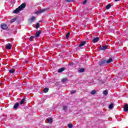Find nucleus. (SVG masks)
Wrapping results in <instances>:
<instances>
[{
	"instance_id": "obj_1",
	"label": "nucleus",
	"mask_w": 128,
	"mask_h": 128,
	"mask_svg": "<svg viewBox=\"0 0 128 128\" xmlns=\"http://www.w3.org/2000/svg\"><path fill=\"white\" fill-rule=\"evenodd\" d=\"M26 6V3H22L20 6H19L18 8H16L15 10L13 11L14 14H20V10H22Z\"/></svg>"
},
{
	"instance_id": "obj_2",
	"label": "nucleus",
	"mask_w": 128,
	"mask_h": 128,
	"mask_svg": "<svg viewBox=\"0 0 128 128\" xmlns=\"http://www.w3.org/2000/svg\"><path fill=\"white\" fill-rule=\"evenodd\" d=\"M0 28L3 30H8V26L5 24H2L0 25Z\"/></svg>"
},
{
	"instance_id": "obj_3",
	"label": "nucleus",
	"mask_w": 128,
	"mask_h": 128,
	"mask_svg": "<svg viewBox=\"0 0 128 128\" xmlns=\"http://www.w3.org/2000/svg\"><path fill=\"white\" fill-rule=\"evenodd\" d=\"M40 34H42V30L37 31L34 36L35 38H38V36H40Z\"/></svg>"
},
{
	"instance_id": "obj_4",
	"label": "nucleus",
	"mask_w": 128,
	"mask_h": 128,
	"mask_svg": "<svg viewBox=\"0 0 128 128\" xmlns=\"http://www.w3.org/2000/svg\"><path fill=\"white\" fill-rule=\"evenodd\" d=\"M46 12V9H42L36 11L35 14H42V12Z\"/></svg>"
},
{
	"instance_id": "obj_5",
	"label": "nucleus",
	"mask_w": 128,
	"mask_h": 128,
	"mask_svg": "<svg viewBox=\"0 0 128 128\" xmlns=\"http://www.w3.org/2000/svg\"><path fill=\"white\" fill-rule=\"evenodd\" d=\"M12 44L10 43H8L6 45L5 48H6V50H10V48H12Z\"/></svg>"
},
{
	"instance_id": "obj_6",
	"label": "nucleus",
	"mask_w": 128,
	"mask_h": 128,
	"mask_svg": "<svg viewBox=\"0 0 128 128\" xmlns=\"http://www.w3.org/2000/svg\"><path fill=\"white\" fill-rule=\"evenodd\" d=\"M98 40H100V38L96 37L92 40V42H94V44H96V42H98Z\"/></svg>"
},
{
	"instance_id": "obj_7",
	"label": "nucleus",
	"mask_w": 128,
	"mask_h": 128,
	"mask_svg": "<svg viewBox=\"0 0 128 128\" xmlns=\"http://www.w3.org/2000/svg\"><path fill=\"white\" fill-rule=\"evenodd\" d=\"M84 44H86V41H82L81 42V43L80 44V45L78 46L79 48H80L81 46H84Z\"/></svg>"
},
{
	"instance_id": "obj_8",
	"label": "nucleus",
	"mask_w": 128,
	"mask_h": 128,
	"mask_svg": "<svg viewBox=\"0 0 128 128\" xmlns=\"http://www.w3.org/2000/svg\"><path fill=\"white\" fill-rule=\"evenodd\" d=\"M18 106H20V103L16 102V104H14L13 108L14 110H18Z\"/></svg>"
},
{
	"instance_id": "obj_9",
	"label": "nucleus",
	"mask_w": 128,
	"mask_h": 128,
	"mask_svg": "<svg viewBox=\"0 0 128 128\" xmlns=\"http://www.w3.org/2000/svg\"><path fill=\"white\" fill-rule=\"evenodd\" d=\"M108 49V46H104L100 47V50H106Z\"/></svg>"
},
{
	"instance_id": "obj_10",
	"label": "nucleus",
	"mask_w": 128,
	"mask_h": 128,
	"mask_svg": "<svg viewBox=\"0 0 128 128\" xmlns=\"http://www.w3.org/2000/svg\"><path fill=\"white\" fill-rule=\"evenodd\" d=\"M106 64V60H103L100 62L98 64L99 66H104V64Z\"/></svg>"
},
{
	"instance_id": "obj_11",
	"label": "nucleus",
	"mask_w": 128,
	"mask_h": 128,
	"mask_svg": "<svg viewBox=\"0 0 128 128\" xmlns=\"http://www.w3.org/2000/svg\"><path fill=\"white\" fill-rule=\"evenodd\" d=\"M64 70H66V68H62L58 69V72L60 73L62 72H64Z\"/></svg>"
},
{
	"instance_id": "obj_12",
	"label": "nucleus",
	"mask_w": 128,
	"mask_h": 128,
	"mask_svg": "<svg viewBox=\"0 0 128 128\" xmlns=\"http://www.w3.org/2000/svg\"><path fill=\"white\" fill-rule=\"evenodd\" d=\"M124 112H128V104H126L124 106Z\"/></svg>"
},
{
	"instance_id": "obj_13",
	"label": "nucleus",
	"mask_w": 128,
	"mask_h": 128,
	"mask_svg": "<svg viewBox=\"0 0 128 128\" xmlns=\"http://www.w3.org/2000/svg\"><path fill=\"white\" fill-rule=\"evenodd\" d=\"M36 20V17L34 16H32L31 18L29 19V22H32Z\"/></svg>"
},
{
	"instance_id": "obj_14",
	"label": "nucleus",
	"mask_w": 128,
	"mask_h": 128,
	"mask_svg": "<svg viewBox=\"0 0 128 128\" xmlns=\"http://www.w3.org/2000/svg\"><path fill=\"white\" fill-rule=\"evenodd\" d=\"M112 62V58H110L108 60H106V64H110V62Z\"/></svg>"
},
{
	"instance_id": "obj_15",
	"label": "nucleus",
	"mask_w": 128,
	"mask_h": 128,
	"mask_svg": "<svg viewBox=\"0 0 128 128\" xmlns=\"http://www.w3.org/2000/svg\"><path fill=\"white\" fill-rule=\"evenodd\" d=\"M14 72H16V69L14 68H12V69L9 70V72H10V74H14Z\"/></svg>"
},
{
	"instance_id": "obj_16",
	"label": "nucleus",
	"mask_w": 128,
	"mask_h": 128,
	"mask_svg": "<svg viewBox=\"0 0 128 128\" xmlns=\"http://www.w3.org/2000/svg\"><path fill=\"white\" fill-rule=\"evenodd\" d=\"M24 102H26V98H23L20 102V104H24Z\"/></svg>"
},
{
	"instance_id": "obj_17",
	"label": "nucleus",
	"mask_w": 128,
	"mask_h": 128,
	"mask_svg": "<svg viewBox=\"0 0 128 128\" xmlns=\"http://www.w3.org/2000/svg\"><path fill=\"white\" fill-rule=\"evenodd\" d=\"M47 120L48 122H50V124H52V118H47Z\"/></svg>"
},
{
	"instance_id": "obj_18",
	"label": "nucleus",
	"mask_w": 128,
	"mask_h": 128,
	"mask_svg": "<svg viewBox=\"0 0 128 128\" xmlns=\"http://www.w3.org/2000/svg\"><path fill=\"white\" fill-rule=\"evenodd\" d=\"M108 91L107 90H104L103 92V94H104V96H108Z\"/></svg>"
},
{
	"instance_id": "obj_19",
	"label": "nucleus",
	"mask_w": 128,
	"mask_h": 128,
	"mask_svg": "<svg viewBox=\"0 0 128 128\" xmlns=\"http://www.w3.org/2000/svg\"><path fill=\"white\" fill-rule=\"evenodd\" d=\"M110 8H112V5L110 4H108L106 6V10H110Z\"/></svg>"
},
{
	"instance_id": "obj_20",
	"label": "nucleus",
	"mask_w": 128,
	"mask_h": 128,
	"mask_svg": "<svg viewBox=\"0 0 128 128\" xmlns=\"http://www.w3.org/2000/svg\"><path fill=\"white\" fill-rule=\"evenodd\" d=\"M36 38V36H31L29 40H30V42H32V40H34V38Z\"/></svg>"
},
{
	"instance_id": "obj_21",
	"label": "nucleus",
	"mask_w": 128,
	"mask_h": 128,
	"mask_svg": "<svg viewBox=\"0 0 128 128\" xmlns=\"http://www.w3.org/2000/svg\"><path fill=\"white\" fill-rule=\"evenodd\" d=\"M96 92L95 90H94L90 92V94H92V95L96 94Z\"/></svg>"
},
{
	"instance_id": "obj_22",
	"label": "nucleus",
	"mask_w": 128,
	"mask_h": 128,
	"mask_svg": "<svg viewBox=\"0 0 128 128\" xmlns=\"http://www.w3.org/2000/svg\"><path fill=\"white\" fill-rule=\"evenodd\" d=\"M78 72H84V68H81L78 70Z\"/></svg>"
},
{
	"instance_id": "obj_23",
	"label": "nucleus",
	"mask_w": 128,
	"mask_h": 128,
	"mask_svg": "<svg viewBox=\"0 0 128 128\" xmlns=\"http://www.w3.org/2000/svg\"><path fill=\"white\" fill-rule=\"evenodd\" d=\"M114 108V104L110 103V104L109 105V108L110 110H112V108Z\"/></svg>"
},
{
	"instance_id": "obj_24",
	"label": "nucleus",
	"mask_w": 128,
	"mask_h": 128,
	"mask_svg": "<svg viewBox=\"0 0 128 128\" xmlns=\"http://www.w3.org/2000/svg\"><path fill=\"white\" fill-rule=\"evenodd\" d=\"M45 94H46L48 92V88H44V90H43Z\"/></svg>"
},
{
	"instance_id": "obj_25",
	"label": "nucleus",
	"mask_w": 128,
	"mask_h": 128,
	"mask_svg": "<svg viewBox=\"0 0 128 128\" xmlns=\"http://www.w3.org/2000/svg\"><path fill=\"white\" fill-rule=\"evenodd\" d=\"M68 80V78H64L62 79V82H66Z\"/></svg>"
},
{
	"instance_id": "obj_26",
	"label": "nucleus",
	"mask_w": 128,
	"mask_h": 128,
	"mask_svg": "<svg viewBox=\"0 0 128 128\" xmlns=\"http://www.w3.org/2000/svg\"><path fill=\"white\" fill-rule=\"evenodd\" d=\"M16 18H14L10 21L11 24H12V22H16Z\"/></svg>"
},
{
	"instance_id": "obj_27",
	"label": "nucleus",
	"mask_w": 128,
	"mask_h": 128,
	"mask_svg": "<svg viewBox=\"0 0 128 128\" xmlns=\"http://www.w3.org/2000/svg\"><path fill=\"white\" fill-rule=\"evenodd\" d=\"M68 128H72V126H73L72 124H68Z\"/></svg>"
},
{
	"instance_id": "obj_28",
	"label": "nucleus",
	"mask_w": 128,
	"mask_h": 128,
	"mask_svg": "<svg viewBox=\"0 0 128 128\" xmlns=\"http://www.w3.org/2000/svg\"><path fill=\"white\" fill-rule=\"evenodd\" d=\"M76 92V90H74L70 92L71 94H74Z\"/></svg>"
},
{
	"instance_id": "obj_29",
	"label": "nucleus",
	"mask_w": 128,
	"mask_h": 128,
	"mask_svg": "<svg viewBox=\"0 0 128 128\" xmlns=\"http://www.w3.org/2000/svg\"><path fill=\"white\" fill-rule=\"evenodd\" d=\"M70 33L68 32L66 36V38H70Z\"/></svg>"
},
{
	"instance_id": "obj_30",
	"label": "nucleus",
	"mask_w": 128,
	"mask_h": 128,
	"mask_svg": "<svg viewBox=\"0 0 128 128\" xmlns=\"http://www.w3.org/2000/svg\"><path fill=\"white\" fill-rule=\"evenodd\" d=\"M74 0H65L66 2H72Z\"/></svg>"
},
{
	"instance_id": "obj_31",
	"label": "nucleus",
	"mask_w": 128,
	"mask_h": 128,
	"mask_svg": "<svg viewBox=\"0 0 128 128\" xmlns=\"http://www.w3.org/2000/svg\"><path fill=\"white\" fill-rule=\"evenodd\" d=\"M40 28V23L38 22L36 26V28Z\"/></svg>"
},
{
	"instance_id": "obj_32",
	"label": "nucleus",
	"mask_w": 128,
	"mask_h": 128,
	"mask_svg": "<svg viewBox=\"0 0 128 128\" xmlns=\"http://www.w3.org/2000/svg\"><path fill=\"white\" fill-rule=\"evenodd\" d=\"M68 108V106H64L62 108V110H66Z\"/></svg>"
},
{
	"instance_id": "obj_33",
	"label": "nucleus",
	"mask_w": 128,
	"mask_h": 128,
	"mask_svg": "<svg viewBox=\"0 0 128 128\" xmlns=\"http://www.w3.org/2000/svg\"><path fill=\"white\" fill-rule=\"evenodd\" d=\"M83 4H86V0H85L84 2H83Z\"/></svg>"
},
{
	"instance_id": "obj_34",
	"label": "nucleus",
	"mask_w": 128,
	"mask_h": 128,
	"mask_svg": "<svg viewBox=\"0 0 128 128\" xmlns=\"http://www.w3.org/2000/svg\"><path fill=\"white\" fill-rule=\"evenodd\" d=\"M120 0H115V2H120Z\"/></svg>"
},
{
	"instance_id": "obj_35",
	"label": "nucleus",
	"mask_w": 128,
	"mask_h": 128,
	"mask_svg": "<svg viewBox=\"0 0 128 128\" xmlns=\"http://www.w3.org/2000/svg\"><path fill=\"white\" fill-rule=\"evenodd\" d=\"M0 86H2V84H0Z\"/></svg>"
}]
</instances>
